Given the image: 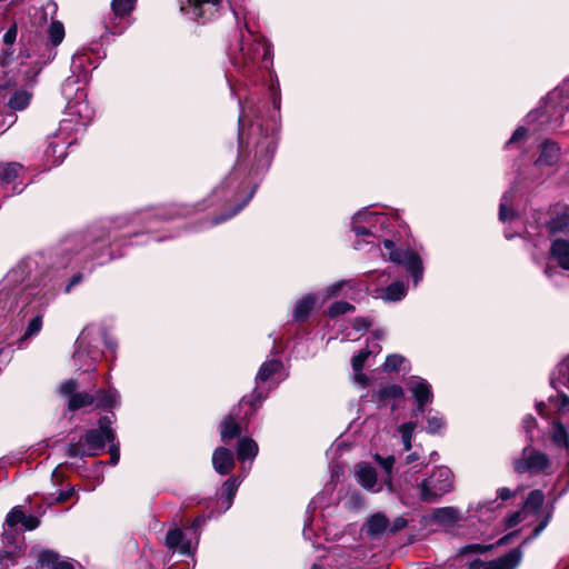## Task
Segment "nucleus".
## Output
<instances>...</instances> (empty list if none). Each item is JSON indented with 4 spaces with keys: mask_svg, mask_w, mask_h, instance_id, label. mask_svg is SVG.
I'll use <instances>...</instances> for the list:
<instances>
[{
    "mask_svg": "<svg viewBox=\"0 0 569 569\" xmlns=\"http://www.w3.org/2000/svg\"><path fill=\"white\" fill-rule=\"evenodd\" d=\"M122 220L114 221V228H121ZM110 236L111 222L109 226L91 227L84 234H73L66 239L56 252V260L47 263L43 254L28 257L13 267L0 282V312L11 310L13 306L20 307L13 329L18 330L22 323L27 322L24 333L18 339L19 348L23 343L36 337L42 329L46 308L52 297L56 295L57 281L51 269L66 268L71 261L66 258L71 251H84L86 258L99 259V263H104L112 259L103 258V253H96L94 247L99 250L104 246L106 230Z\"/></svg>",
    "mask_w": 569,
    "mask_h": 569,
    "instance_id": "f257e3e1",
    "label": "nucleus"
},
{
    "mask_svg": "<svg viewBox=\"0 0 569 569\" xmlns=\"http://www.w3.org/2000/svg\"><path fill=\"white\" fill-rule=\"evenodd\" d=\"M240 106V116H239V156L238 161L232 171L224 178V180L213 189V197L220 201L234 202L232 210L227 213L214 218L211 224H218L223 222L234 214H237L244 206L248 204L250 199L256 192L257 186H251V181H249V174L256 170L252 169V164L250 169V153L252 150H249V153L246 154V149H248L251 144H247L248 138L250 137V131L247 133L246 127L247 118H249V106L242 104V100H239Z\"/></svg>",
    "mask_w": 569,
    "mask_h": 569,
    "instance_id": "f03ea898",
    "label": "nucleus"
},
{
    "mask_svg": "<svg viewBox=\"0 0 569 569\" xmlns=\"http://www.w3.org/2000/svg\"><path fill=\"white\" fill-rule=\"evenodd\" d=\"M61 92L67 100V113L71 118L61 120L59 133L48 138L44 159L49 167L61 163L67 154V147L71 144V141L62 139L61 136L73 127L74 130L87 127L93 118V110L86 101L87 93L79 86L78 77L67 78L61 86Z\"/></svg>",
    "mask_w": 569,
    "mask_h": 569,
    "instance_id": "7ed1b4c3",
    "label": "nucleus"
},
{
    "mask_svg": "<svg viewBox=\"0 0 569 569\" xmlns=\"http://www.w3.org/2000/svg\"><path fill=\"white\" fill-rule=\"evenodd\" d=\"M242 104L249 106V118H247L250 128V137L247 144L253 146V164L251 170L257 172L267 169L271 162L277 147V126L274 120L263 122L260 120L259 108L254 97H248Z\"/></svg>",
    "mask_w": 569,
    "mask_h": 569,
    "instance_id": "20e7f679",
    "label": "nucleus"
},
{
    "mask_svg": "<svg viewBox=\"0 0 569 569\" xmlns=\"http://www.w3.org/2000/svg\"><path fill=\"white\" fill-rule=\"evenodd\" d=\"M232 62L238 68L268 69L272 63L270 43L248 29L247 33L241 34L239 53L233 56Z\"/></svg>",
    "mask_w": 569,
    "mask_h": 569,
    "instance_id": "39448f33",
    "label": "nucleus"
},
{
    "mask_svg": "<svg viewBox=\"0 0 569 569\" xmlns=\"http://www.w3.org/2000/svg\"><path fill=\"white\" fill-rule=\"evenodd\" d=\"M455 476L446 466L436 467L417 483L418 498L426 503L438 502L453 489Z\"/></svg>",
    "mask_w": 569,
    "mask_h": 569,
    "instance_id": "423d86ee",
    "label": "nucleus"
},
{
    "mask_svg": "<svg viewBox=\"0 0 569 569\" xmlns=\"http://www.w3.org/2000/svg\"><path fill=\"white\" fill-rule=\"evenodd\" d=\"M551 515L548 513L535 527L532 533L525 538L519 547L510 550L506 555L490 561H475L472 563L477 569H516L522 560V547L535 540L548 526Z\"/></svg>",
    "mask_w": 569,
    "mask_h": 569,
    "instance_id": "0eeeda50",
    "label": "nucleus"
},
{
    "mask_svg": "<svg viewBox=\"0 0 569 569\" xmlns=\"http://www.w3.org/2000/svg\"><path fill=\"white\" fill-rule=\"evenodd\" d=\"M383 246L389 260L405 267L411 274L413 284L418 286L423 278V264L419 253L411 249H397L392 240H385Z\"/></svg>",
    "mask_w": 569,
    "mask_h": 569,
    "instance_id": "6e6552de",
    "label": "nucleus"
},
{
    "mask_svg": "<svg viewBox=\"0 0 569 569\" xmlns=\"http://www.w3.org/2000/svg\"><path fill=\"white\" fill-rule=\"evenodd\" d=\"M112 419L109 416H104L99 420L98 429L88 430L82 441L87 448V456L94 457L103 451L107 442L112 443L116 440V435L111 428Z\"/></svg>",
    "mask_w": 569,
    "mask_h": 569,
    "instance_id": "1a4fd4ad",
    "label": "nucleus"
},
{
    "mask_svg": "<svg viewBox=\"0 0 569 569\" xmlns=\"http://www.w3.org/2000/svg\"><path fill=\"white\" fill-rule=\"evenodd\" d=\"M545 501V495L541 490H532L529 492L523 506L520 510L513 512L506 520L507 528H513L521 522L531 525L539 519L542 503Z\"/></svg>",
    "mask_w": 569,
    "mask_h": 569,
    "instance_id": "9d476101",
    "label": "nucleus"
},
{
    "mask_svg": "<svg viewBox=\"0 0 569 569\" xmlns=\"http://www.w3.org/2000/svg\"><path fill=\"white\" fill-rule=\"evenodd\" d=\"M163 545L172 553L193 557L198 548V537L193 541L181 528L173 526L167 531Z\"/></svg>",
    "mask_w": 569,
    "mask_h": 569,
    "instance_id": "9b49d317",
    "label": "nucleus"
},
{
    "mask_svg": "<svg viewBox=\"0 0 569 569\" xmlns=\"http://www.w3.org/2000/svg\"><path fill=\"white\" fill-rule=\"evenodd\" d=\"M550 466L549 457L530 445L522 450L521 458L515 462V469L519 473H539L546 471Z\"/></svg>",
    "mask_w": 569,
    "mask_h": 569,
    "instance_id": "f8f14e48",
    "label": "nucleus"
},
{
    "mask_svg": "<svg viewBox=\"0 0 569 569\" xmlns=\"http://www.w3.org/2000/svg\"><path fill=\"white\" fill-rule=\"evenodd\" d=\"M386 223V217L382 213L372 212L363 209L357 212L352 219V231L357 237L376 236L378 226Z\"/></svg>",
    "mask_w": 569,
    "mask_h": 569,
    "instance_id": "ddd939ff",
    "label": "nucleus"
},
{
    "mask_svg": "<svg viewBox=\"0 0 569 569\" xmlns=\"http://www.w3.org/2000/svg\"><path fill=\"white\" fill-rule=\"evenodd\" d=\"M406 386L417 405V408L413 411V416L418 417L419 415L423 413L425 406L431 403L433 400L431 385L421 377L412 376L407 380Z\"/></svg>",
    "mask_w": 569,
    "mask_h": 569,
    "instance_id": "4468645a",
    "label": "nucleus"
},
{
    "mask_svg": "<svg viewBox=\"0 0 569 569\" xmlns=\"http://www.w3.org/2000/svg\"><path fill=\"white\" fill-rule=\"evenodd\" d=\"M219 0H180V10L193 21L210 19Z\"/></svg>",
    "mask_w": 569,
    "mask_h": 569,
    "instance_id": "2eb2a0df",
    "label": "nucleus"
},
{
    "mask_svg": "<svg viewBox=\"0 0 569 569\" xmlns=\"http://www.w3.org/2000/svg\"><path fill=\"white\" fill-rule=\"evenodd\" d=\"M565 111H569V77L546 98V113L563 118Z\"/></svg>",
    "mask_w": 569,
    "mask_h": 569,
    "instance_id": "dca6fc26",
    "label": "nucleus"
},
{
    "mask_svg": "<svg viewBox=\"0 0 569 569\" xmlns=\"http://www.w3.org/2000/svg\"><path fill=\"white\" fill-rule=\"evenodd\" d=\"M76 390L77 382L73 379L64 381L59 388L60 393L69 399L68 409L70 411H76L94 403L96 398L92 393L86 391L76 392Z\"/></svg>",
    "mask_w": 569,
    "mask_h": 569,
    "instance_id": "f3484780",
    "label": "nucleus"
},
{
    "mask_svg": "<svg viewBox=\"0 0 569 569\" xmlns=\"http://www.w3.org/2000/svg\"><path fill=\"white\" fill-rule=\"evenodd\" d=\"M2 539L4 547L0 550V568L8 569L17 565L19 558L23 555V538L19 540L6 531Z\"/></svg>",
    "mask_w": 569,
    "mask_h": 569,
    "instance_id": "a211bd4d",
    "label": "nucleus"
},
{
    "mask_svg": "<svg viewBox=\"0 0 569 569\" xmlns=\"http://www.w3.org/2000/svg\"><path fill=\"white\" fill-rule=\"evenodd\" d=\"M561 158V148L560 146L550 140H546L540 146V153L535 164L538 168L542 167H553L557 166Z\"/></svg>",
    "mask_w": 569,
    "mask_h": 569,
    "instance_id": "6ab92c4d",
    "label": "nucleus"
},
{
    "mask_svg": "<svg viewBox=\"0 0 569 569\" xmlns=\"http://www.w3.org/2000/svg\"><path fill=\"white\" fill-rule=\"evenodd\" d=\"M389 520L382 512L370 516L362 526V531L370 539H378L388 533Z\"/></svg>",
    "mask_w": 569,
    "mask_h": 569,
    "instance_id": "aec40b11",
    "label": "nucleus"
},
{
    "mask_svg": "<svg viewBox=\"0 0 569 569\" xmlns=\"http://www.w3.org/2000/svg\"><path fill=\"white\" fill-rule=\"evenodd\" d=\"M212 466L219 475H228L234 467L232 451L224 447H218L212 455Z\"/></svg>",
    "mask_w": 569,
    "mask_h": 569,
    "instance_id": "412c9836",
    "label": "nucleus"
},
{
    "mask_svg": "<svg viewBox=\"0 0 569 569\" xmlns=\"http://www.w3.org/2000/svg\"><path fill=\"white\" fill-rule=\"evenodd\" d=\"M548 436L557 448L566 450L569 455V431L560 420L555 419L550 422Z\"/></svg>",
    "mask_w": 569,
    "mask_h": 569,
    "instance_id": "4be33fe9",
    "label": "nucleus"
},
{
    "mask_svg": "<svg viewBox=\"0 0 569 569\" xmlns=\"http://www.w3.org/2000/svg\"><path fill=\"white\" fill-rule=\"evenodd\" d=\"M407 295V287L402 281H395L385 288L375 290V297L386 302H398Z\"/></svg>",
    "mask_w": 569,
    "mask_h": 569,
    "instance_id": "5701e85b",
    "label": "nucleus"
},
{
    "mask_svg": "<svg viewBox=\"0 0 569 569\" xmlns=\"http://www.w3.org/2000/svg\"><path fill=\"white\" fill-rule=\"evenodd\" d=\"M430 520L442 527H452L459 521V512L453 507L436 508L430 515Z\"/></svg>",
    "mask_w": 569,
    "mask_h": 569,
    "instance_id": "b1692460",
    "label": "nucleus"
},
{
    "mask_svg": "<svg viewBox=\"0 0 569 569\" xmlns=\"http://www.w3.org/2000/svg\"><path fill=\"white\" fill-rule=\"evenodd\" d=\"M357 479L358 482L368 490L375 492L380 490V487H377V472L375 468L367 463L358 465Z\"/></svg>",
    "mask_w": 569,
    "mask_h": 569,
    "instance_id": "393cba45",
    "label": "nucleus"
},
{
    "mask_svg": "<svg viewBox=\"0 0 569 569\" xmlns=\"http://www.w3.org/2000/svg\"><path fill=\"white\" fill-rule=\"evenodd\" d=\"M550 254L565 270H569V240L556 239L550 248Z\"/></svg>",
    "mask_w": 569,
    "mask_h": 569,
    "instance_id": "a878e982",
    "label": "nucleus"
},
{
    "mask_svg": "<svg viewBox=\"0 0 569 569\" xmlns=\"http://www.w3.org/2000/svg\"><path fill=\"white\" fill-rule=\"evenodd\" d=\"M92 330L93 329L91 327H87L79 335V337L77 339V342H76L77 348H76V351L73 353V358L74 359L80 360L84 356H90L92 359L96 358L93 356V352L90 349L91 348V341H92V338H91Z\"/></svg>",
    "mask_w": 569,
    "mask_h": 569,
    "instance_id": "bb28decb",
    "label": "nucleus"
},
{
    "mask_svg": "<svg viewBox=\"0 0 569 569\" xmlns=\"http://www.w3.org/2000/svg\"><path fill=\"white\" fill-rule=\"evenodd\" d=\"M317 301V296L313 293H308L299 299L293 309V319L296 321H302L307 319V317L312 311Z\"/></svg>",
    "mask_w": 569,
    "mask_h": 569,
    "instance_id": "cd10ccee",
    "label": "nucleus"
},
{
    "mask_svg": "<svg viewBox=\"0 0 569 569\" xmlns=\"http://www.w3.org/2000/svg\"><path fill=\"white\" fill-rule=\"evenodd\" d=\"M96 398L94 405L99 409H111L119 403V392L114 389L104 390L98 389L93 395Z\"/></svg>",
    "mask_w": 569,
    "mask_h": 569,
    "instance_id": "c85d7f7f",
    "label": "nucleus"
},
{
    "mask_svg": "<svg viewBox=\"0 0 569 569\" xmlns=\"http://www.w3.org/2000/svg\"><path fill=\"white\" fill-rule=\"evenodd\" d=\"M372 325V320L368 317H360L353 320L351 325V329L347 328L342 332V340L355 341L359 339L360 335L366 332L370 326Z\"/></svg>",
    "mask_w": 569,
    "mask_h": 569,
    "instance_id": "c756f323",
    "label": "nucleus"
},
{
    "mask_svg": "<svg viewBox=\"0 0 569 569\" xmlns=\"http://www.w3.org/2000/svg\"><path fill=\"white\" fill-rule=\"evenodd\" d=\"M259 448L254 440L251 438L242 437L238 440L237 445V457L238 459L253 460L258 455Z\"/></svg>",
    "mask_w": 569,
    "mask_h": 569,
    "instance_id": "7c9ffc66",
    "label": "nucleus"
},
{
    "mask_svg": "<svg viewBox=\"0 0 569 569\" xmlns=\"http://www.w3.org/2000/svg\"><path fill=\"white\" fill-rule=\"evenodd\" d=\"M548 230L551 233L569 232V207H563L551 218Z\"/></svg>",
    "mask_w": 569,
    "mask_h": 569,
    "instance_id": "2f4dec72",
    "label": "nucleus"
},
{
    "mask_svg": "<svg viewBox=\"0 0 569 569\" xmlns=\"http://www.w3.org/2000/svg\"><path fill=\"white\" fill-rule=\"evenodd\" d=\"M41 566L51 567V569H74L68 561H58V553L51 550H43L38 558Z\"/></svg>",
    "mask_w": 569,
    "mask_h": 569,
    "instance_id": "473e14b6",
    "label": "nucleus"
},
{
    "mask_svg": "<svg viewBox=\"0 0 569 569\" xmlns=\"http://www.w3.org/2000/svg\"><path fill=\"white\" fill-rule=\"evenodd\" d=\"M282 368V362L277 359L266 360L256 377L257 383L268 381L272 375L277 373Z\"/></svg>",
    "mask_w": 569,
    "mask_h": 569,
    "instance_id": "72a5a7b5",
    "label": "nucleus"
},
{
    "mask_svg": "<svg viewBox=\"0 0 569 569\" xmlns=\"http://www.w3.org/2000/svg\"><path fill=\"white\" fill-rule=\"evenodd\" d=\"M24 519V513L19 507H14L7 516L4 523V532L7 531L9 535H12L14 538L21 540L23 538L20 533H18L13 528L18 525H22V520Z\"/></svg>",
    "mask_w": 569,
    "mask_h": 569,
    "instance_id": "f704fd0d",
    "label": "nucleus"
},
{
    "mask_svg": "<svg viewBox=\"0 0 569 569\" xmlns=\"http://www.w3.org/2000/svg\"><path fill=\"white\" fill-rule=\"evenodd\" d=\"M240 433V426L233 417V412L227 416L220 425V435L223 441L233 439Z\"/></svg>",
    "mask_w": 569,
    "mask_h": 569,
    "instance_id": "c9c22d12",
    "label": "nucleus"
},
{
    "mask_svg": "<svg viewBox=\"0 0 569 569\" xmlns=\"http://www.w3.org/2000/svg\"><path fill=\"white\" fill-rule=\"evenodd\" d=\"M240 482L241 480L236 477H231L224 481L222 495V503L224 505V510H228L231 507Z\"/></svg>",
    "mask_w": 569,
    "mask_h": 569,
    "instance_id": "e433bc0d",
    "label": "nucleus"
},
{
    "mask_svg": "<svg viewBox=\"0 0 569 569\" xmlns=\"http://www.w3.org/2000/svg\"><path fill=\"white\" fill-rule=\"evenodd\" d=\"M31 101V93L27 90L16 91L8 100V106L13 111L24 110Z\"/></svg>",
    "mask_w": 569,
    "mask_h": 569,
    "instance_id": "4c0bfd02",
    "label": "nucleus"
},
{
    "mask_svg": "<svg viewBox=\"0 0 569 569\" xmlns=\"http://www.w3.org/2000/svg\"><path fill=\"white\" fill-rule=\"evenodd\" d=\"M513 198V189L506 191L501 198L500 207H499V219L502 222L510 220L513 217V211L509 208Z\"/></svg>",
    "mask_w": 569,
    "mask_h": 569,
    "instance_id": "58836bf2",
    "label": "nucleus"
},
{
    "mask_svg": "<svg viewBox=\"0 0 569 569\" xmlns=\"http://www.w3.org/2000/svg\"><path fill=\"white\" fill-rule=\"evenodd\" d=\"M408 363V360L402 357L401 355L393 353L389 355L385 361L383 369L388 372H395L400 370H406V365Z\"/></svg>",
    "mask_w": 569,
    "mask_h": 569,
    "instance_id": "ea45409f",
    "label": "nucleus"
},
{
    "mask_svg": "<svg viewBox=\"0 0 569 569\" xmlns=\"http://www.w3.org/2000/svg\"><path fill=\"white\" fill-rule=\"evenodd\" d=\"M21 166L18 163H8L0 167V178L6 183H12L19 177Z\"/></svg>",
    "mask_w": 569,
    "mask_h": 569,
    "instance_id": "a19ab883",
    "label": "nucleus"
},
{
    "mask_svg": "<svg viewBox=\"0 0 569 569\" xmlns=\"http://www.w3.org/2000/svg\"><path fill=\"white\" fill-rule=\"evenodd\" d=\"M49 39L52 46H58L64 38V27L60 21L53 20L48 30Z\"/></svg>",
    "mask_w": 569,
    "mask_h": 569,
    "instance_id": "79ce46f5",
    "label": "nucleus"
},
{
    "mask_svg": "<svg viewBox=\"0 0 569 569\" xmlns=\"http://www.w3.org/2000/svg\"><path fill=\"white\" fill-rule=\"evenodd\" d=\"M136 0H112L111 9L117 17L129 14L134 7Z\"/></svg>",
    "mask_w": 569,
    "mask_h": 569,
    "instance_id": "37998d69",
    "label": "nucleus"
},
{
    "mask_svg": "<svg viewBox=\"0 0 569 569\" xmlns=\"http://www.w3.org/2000/svg\"><path fill=\"white\" fill-rule=\"evenodd\" d=\"M352 288L353 281L352 280H340L335 282L333 284L327 287L320 295L322 296V299H329L335 296H337L343 288Z\"/></svg>",
    "mask_w": 569,
    "mask_h": 569,
    "instance_id": "c03bdc74",
    "label": "nucleus"
},
{
    "mask_svg": "<svg viewBox=\"0 0 569 569\" xmlns=\"http://www.w3.org/2000/svg\"><path fill=\"white\" fill-rule=\"evenodd\" d=\"M381 399H401L403 397V389L398 385H387L379 390Z\"/></svg>",
    "mask_w": 569,
    "mask_h": 569,
    "instance_id": "a18cd8bd",
    "label": "nucleus"
},
{
    "mask_svg": "<svg viewBox=\"0 0 569 569\" xmlns=\"http://www.w3.org/2000/svg\"><path fill=\"white\" fill-rule=\"evenodd\" d=\"M380 347L377 348V350H369V349H362L357 356H355L351 360L352 370L353 371H361L366 360L372 352H379Z\"/></svg>",
    "mask_w": 569,
    "mask_h": 569,
    "instance_id": "49530a36",
    "label": "nucleus"
},
{
    "mask_svg": "<svg viewBox=\"0 0 569 569\" xmlns=\"http://www.w3.org/2000/svg\"><path fill=\"white\" fill-rule=\"evenodd\" d=\"M353 310L355 307L351 303L346 301H336L330 306L328 313L331 318H336Z\"/></svg>",
    "mask_w": 569,
    "mask_h": 569,
    "instance_id": "de8ad7c7",
    "label": "nucleus"
},
{
    "mask_svg": "<svg viewBox=\"0 0 569 569\" xmlns=\"http://www.w3.org/2000/svg\"><path fill=\"white\" fill-rule=\"evenodd\" d=\"M87 448L82 439L78 443H69L66 447V455L69 458L84 457L87 456Z\"/></svg>",
    "mask_w": 569,
    "mask_h": 569,
    "instance_id": "09e8293b",
    "label": "nucleus"
},
{
    "mask_svg": "<svg viewBox=\"0 0 569 569\" xmlns=\"http://www.w3.org/2000/svg\"><path fill=\"white\" fill-rule=\"evenodd\" d=\"M492 547H493L492 545H480V543L466 545L465 547H462L460 549V555H466V553H470V552L482 553V552L490 550Z\"/></svg>",
    "mask_w": 569,
    "mask_h": 569,
    "instance_id": "8fccbe9b",
    "label": "nucleus"
},
{
    "mask_svg": "<svg viewBox=\"0 0 569 569\" xmlns=\"http://www.w3.org/2000/svg\"><path fill=\"white\" fill-rule=\"evenodd\" d=\"M427 423H428L427 430L430 433H436V432L440 431L445 426L443 418L439 417V416L429 417L427 420Z\"/></svg>",
    "mask_w": 569,
    "mask_h": 569,
    "instance_id": "3c124183",
    "label": "nucleus"
},
{
    "mask_svg": "<svg viewBox=\"0 0 569 569\" xmlns=\"http://www.w3.org/2000/svg\"><path fill=\"white\" fill-rule=\"evenodd\" d=\"M557 409L561 412L569 410V396L566 393H558L555 398L550 397Z\"/></svg>",
    "mask_w": 569,
    "mask_h": 569,
    "instance_id": "603ef678",
    "label": "nucleus"
},
{
    "mask_svg": "<svg viewBox=\"0 0 569 569\" xmlns=\"http://www.w3.org/2000/svg\"><path fill=\"white\" fill-rule=\"evenodd\" d=\"M263 399H264L263 393L261 391H259L258 389H256L250 398L243 397L241 399V403H249L253 408H257L258 406L261 405Z\"/></svg>",
    "mask_w": 569,
    "mask_h": 569,
    "instance_id": "864d4df0",
    "label": "nucleus"
},
{
    "mask_svg": "<svg viewBox=\"0 0 569 569\" xmlns=\"http://www.w3.org/2000/svg\"><path fill=\"white\" fill-rule=\"evenodd\" d=\"M376 460L378 461V463L385 469V471L387 472V475L389 476L390 472H391V469L395 465V457L393 456H388L386 458H382L380 456H376Z\"/></svg>",
    "mask_w": 569,
    "mask_h": 569,
    "instance_id": "5fc2aeb1",
    "label": "nucleus"
},
{
    "mask_svg": "<svg viewBox=\"0 0 569 569\" xmlns=\"http://www.w3.org/2000/svg\"><path fill=\"white\" fill-rule=\"evenodd\" d=\"M416 428V422H406L399 427L402 439H411Z\"/></svg>",
    "mask_w": 569,
    "mask_h": 569,
    "instance_id": "6e6d98bb",
    "label": "nucleus"
},
{
    "mask_svg": "<svg viewBox=\"0 0 569 569\" xmlns=\"http://www.w3.org/2000/svg\"><path fill=\"white\" fill-rule=\"evenodd\" d=\"M408 521L403 517H397L393 522L389 523L388 533H396L407 527Z\"/></svg>",
    "mask_w": 569,
    "mask_h": 569,
    "instance_id": "4d7b16f0",
    "label": "nucleus"
},
{
    "mask_svg": "<svg viewBox=\"0 0 569 569\" xmlns=\"http://www.w3.org/2000/svg\"><path fill=\"white\" fill-rule=\"evenodd\" d=\"M500 506L501 505L498 503L497 500L483 501L478 503V511L480 512V516H482L485 511H492L499 508Z\"/></svg>",
    "mask_w": 569,
    "mask_h": 569,
    "instance_id": "13d9d810",
    "label": "nucleus"
},
{
    "mask_svg": "<svg viewBox=\"0 0 569 569\" xmlns=\"http://www.w3.org/2000/svg\"><path fill=\"white\" fill-rule=\"evenodd\" d=\"M109 453H110V465L116 466L120 459L119 443H114V441L112 443H110Z\"/></svg>",
    "mask_w": 569,
    "mask_h": 569,
    "instance_id": "bf43d9fd",
    "label": "nucleus"
},
{
    "mask_svg": "<svg viewBox=\"0 0 569 569\" xmlns=\"http://www.w3.org/2000/svg\"><path fill=\"white\" fill-rule=\"evenodd\" d=\"M39 523H40V520L34 516H26L24 515V519L22 520V526L27 530L36 529L39 526Z\"/></svg>",
    "mask_w": 569,
    "mask_h": 569,
    "instance_id": "052dcab7",
    "label": "nucleus"
},
{
    "mask_svg": "<svg viewBox=\"0 0 569 569\" xmlns=\"http://www.w3.org/2000/svg\"><path fill=\"white\" fill-rule=\"evenodd\" d=\"M526 133H527V130H526V128H525V127H518V128L513 131V133H512L511 138L507 141L506 146H507V147H509V146H511L512 143H515V142L519 141L520 139H522V138L526 136Z\"/></svg>",
    "mask_w": 569,
    "mask_h": 569,
    "instance_id": "680f3d73",
    "label": "nucleus"
},
{
    "mask_svg": "<svg viewBox=\"0 0 569 569\" xmlns=\"http://www.w3.org/2000/svg\"><path fill=\"white\" fill-rule=\"evenodd\" d=\"M270 92L272 96V103L276 109L280 108V92H279V82L272 83L270 86Z\"/></svg>",
    "mask_w": 569,
    "mask_h": 569,
    "instance_id": "e2e57ef3",
    "label": "nucleus"
},
{
    "mask_svg": "<svg viewBox=\"0 0 569 569\" xmlns=\"http://www.w3.org/2000/svg\"><path fill=\"white\" fill-rule=\"evenodd\" d=\"M537 421L536 418L528 415L522 420V427L527 433H531V431L536 428Z\"/></svg>",
    "mask_w": 569,
    "mask_h": 569,
    "instance_id": "0e129e2a",
    "label": "nucleus"
},
{
    "mask_svg": "<svg viewBox=\"0 0 569 569\" xmlns=\"http://www.w3.org/2000/svg\"><path fill=\"white\" fill-rule=\"evenodd\" d=\"M17 38V28L13 26L7 30L3 36V42L7 46H12Z\"/></svg>",
    "mask_w": 569,
    "mask_h": 569,
    "instance_id": "69168bd1",
    "label": "nucleus"
},
{
    "mask_svg": "<svg viewBox=\"0 0 569 569\" xmlns=\"http://www.w3.org/2000/svg\"><path fill=\"white\" fill-rule=\"evenodd\" d=\"M311 523H312V520L311 519H307L306 522H305V527H303V530H302V535L306 539L308 540H311L312 537L315 536V531L313 529L311 528Z\"/></svg>",
    "mask_w": 569,
    "mask_h": 569,
    "instance_id": "338daca9",
    "label": "nucleus"
},
{
    "mask_svg": "<svg viewBox=\"0 0 569 569\" xmlns=\"http://www.w3.org/2000/svg\"><path fill=\"white\" fill-rule=\"evenodd\" d=\"M103 342L106 348L109 349L110 351L114 352L117 350L118 342L114 338L104 335Z\"/></svg>",
    "mask_w": 569,
    "mask_h": 569,
    "instance_id": "774afa93",
    "label": "nucleus"
}]
</instances>
